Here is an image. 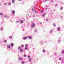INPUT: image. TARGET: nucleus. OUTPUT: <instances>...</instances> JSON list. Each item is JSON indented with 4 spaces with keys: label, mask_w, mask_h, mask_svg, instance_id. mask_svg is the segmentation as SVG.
Returning a JSON list of instances; mask_svg holds the SVG:
<instances>
[{
    "label": "nucleus",
    "mask_w": 64,
    "mask_h": 64,
    "mask_svg": "<svg viewBox=\"0 0 64 64\" xmlns=\"http://www.w3.org/2000/svg\"><path fill=\"white\" fill-rule=\"evenodd\" d=\"M4 4L5 5H7V3H4Z\"/></svg>",
    "instance_id": "33"
},
{
    "label": "nucleus",
    "mask_w": 64,
    "mask_h": 64,
    "mask_svg": "<svg viewBox=\"0 0 64 64\" xmlns=\"http://www.w3.org/2000/svg\"><path fill=\"white\" fill-rule=\"evenodd\" d=\"M58 42L59 43H60V40H58Z\"/></svg>",
    "instance_id": "27"
},
{
    "label": "nucleus",
    "mask_w": 64,
    "mask_h": 64,
    "mask_svg": "<svg viewBox=\"0 0 64 64\" xmlns=\"http://www.w3.org/2000/svg\"><path fill=\"white\" fill-rule=\"evenodd\" d=\"M10 45L11 46H14V44L12 43H11L10 44Z\"/></svg>",
    "instance_id": "8"
},
{
    "label": "nucleus",
    "mask_w": 64,
    "mask_h": 64,
    "mask_svg": "<svg viewBox=\"0 0 64 64\" xmlns=\"http://www.w3.org/2000/svg\"><path fill=\"white\" fill-rule=\"evenodd\" d=\"M33 8H34V12H35V13H38V12H35V6H34V7Z\"/></svg>",
    "instance_id": "4"
},
{
    "label": "nucleus",
    "mask_w": 64,
    "mask_h": 64,
    "mask_svg": "<svg viewBox=\"0 0 64 64\" xmlns=\"http://www.w3.org/2000/svg\"><path fill=\"white\" fill-rule=\"evenodd\" d=\"M18 21H17V22H16V23H17V22H18Z\"/></svg>",
    "instance_id": "40"
},
{
    "label": "nucleus",
    "mask_w": 64,
    "mask_h": 64,
    "mask_svg": "<svg viewBox=\"0 0 64 64\" xmlns=\"http://www.w3.org/2000/svg\"><path fill=\"white\" fill-rule=\"evenodd\" d=\"M19 1H21V0H19Z\"/></svg>",
    "instance_id": "42"
},
{
    "label": "nucleus",
    "mask_w": 64,
    "mask_h": 64,
    "mask_svg": "<svg viewBox=\"0 0 64 64\" xmlns=\"http://www.w3.org/2000/svg\"><path fill=\"white\" fill-rule=\"evenodd\" d=\"M59 60H61V58H59Z\"/></svg>",
    "instance_id": "37"
},
{
    "label": "nucleus",
    "mask_w": 64,
    "mask_h": 64,
    "mask_svg": "<svg viewBox=\"0 0 64 64\" xmlns=\"http://www.w3.org/2000/svg\"><path fill=\"white\" fill-rule=\"evenodd\" d=\"M32 10L33 11H34V10H33V9H32Z\"/></svg>",
    "instance_id": "41"
},
{
    "label": "nucleus",
    "mask_w": 64,
    "mask_h": 64,
    "mask_svg": "<svg viewBox=\"0 0 64 64\" xmlns=\"http://www.w3.org/2000/svg\"><path fill=\"white\" fill-rule=\"evenodd\" d=\"M21 49V47L20 46H19L18 48V49Z\"/></svg>",
    "instance_id": "13"
},
{
    "label": "nucleus",
    "mask_w": 64,
    "mask_h": 64,
    "mask_svg": "<svg viewBox=\"0 0 64 64\" xmlns=\"http://www.w3.org/2000/svg\"><path fill=\"white\" fill-rule=\"evenodd\" d=\"M33 17H35V15H34L33 16Z\"/></svg>",
    "instance_id": "25"
},
{
    "label": "nucleus",
    "mask_w": 64,
    "mask_h": 64,
    "mask_svg": "<svg viewBox=\"0 0 64 64\" xmlns=\"http://www.w3.org/2000/svg\"><path fill=\"white\" fill-rule=\"evenodd\" d=\"M30 61H31V58L29 59V61L30 62Z\"/></svg>",
    "instance_id": "20"
},
{
    "label": "nucleus",
    "mask_w": 64,
    "mask_h": 64,
    "mask_svg": "<svg viewBox=\"0 0 64 64\" xmlns=\"http://www.w3.org/2000/svg\"><path fill=\"white\" fill-rule=\"evenodd\" d=\"M48 8V6H47L46 7V8H45V10H47V8Z\"/></svg>",
    "instance_id": "15"
},
{
    "label": "nucleus",
    "mask_w": 64,
    "mask_h": 64,
    "mask_svg": "<svg viewBox=\"0 0 64 64\" xmlns=\"http://www.w3.org/2000/svg\"><path fill=\"white\" fill-rule=\"evenodd\" d=\"M25 63V62L24 61H22V64H24Z\"/></svg>",
    "instance_id": "12"
},
{
    "label": "nucleus",
    "mask_w": 64,
    "mask_h": 64,
    "mask_svg": "<svg viewBox=\"0 0 64 64\" xmlns=\"http://www.w3.org/2000/svg\"><path fill=\"white\" fill-rule=\"evenodd\" d=\"M3 14L2 13H0V15H2Z\"/></svg>",
    "instance_id": "36"
},
{
    "label": "nucleus",
    "mask_w": 64,
    "mask_h": 64,
    "mask_svg": "<svg viewBox=\"0 0 64 64\" xmlns=\"http://www.w3.org/2000/svg\"><path fill=\"white\" fill-rule=\"evenodd\" d=\"M12 38V36H10L9 37V38Z\"/></svg>",
    "instance_id": "21"
},
{
    "label": "nucleus",
    "mask_w": 64,
    "mask_h": 64,
    "mask_svg": "<svg viewBox=\"0 0 64 64\" xmlns=\"http://www.w3.org/2000/svg\"><path fill=\"white\" fill-rule=\"evenodd\" d=\"M24 46V45H22L21 46L22 47H23Z\"/></svg>",
    "instance_id": "26"
},
{
    "label": "nucleus",
    "mask_w": 64,
    "mask_h": 64,
    "mask_svg": "<svg viewBox=\"0 0 64 64\" xmlns=\"http://www.w3.org/2000/svg\"><path fill=\"white\" fill-rule=\"evenodd\" d=\"M6 41H7L6 40H4V43L6 42Z\"/></svg>",
    "instance_id": "19"
},
{
    "label": "nucleus",
    "mask_w": 64,
    "mask_h": 64,
    "mask_svg": "<svg viewBox=\"0 0 64 64\" xmlns=\"http://www.w3.org/2000/svg\"><path fill=\"white\" fill-rule=\"evenodd\" d=\"M51 2H53V0H51Z\"/></svg>",
    "instance_id": "35"
},
{
    "label": "nucleus",
    "mask_w": 64,
    "mask_h": 64,
    "mask_svg": "<svg viewBox=\"0 0 64 64\" xmlns=\"http://www.w3.org/2000/svg\"><path fill=\"white\" fill-rule=\"evenodd\" d=\"M53 26H55V24H53Z\"/></svg>",
    "instance_id": "32"
},
{
    "label": "nucleus",
    "mask_w": 64,
    "mask_h": 64,
    "mask_svg": "<svg viewBox=\"0 0 64 64\" xmlns=\"http://www.w3.org/2000/svg\"><path fill=\"white\" fill-rule=\"evenodd\" d=\"M28 58H30V56H28Z\"/></svg>",
    "instance_id": "29"
},
{
    "label": "nucleus",
    "mask_w": 64,
    "mask_h": 64,
    "mask_svg": "<svg viewBox=\"0 0 64 64\" xmlns=\"http://www.w3.org/2000/svg\"><path fill=\"white\" fill-rule=\"evenodd\" d=\"M23 22V20H21L20 21V22L21 23H22Z\"/></svg>",
    "instance_id": "10"
},
{
    "label": "nucleus",
    "mask_w": 64,
    "mask_h": 64,
    "mask_svg": "<svg viewBox=\"0 0 64 64\" xmlns=\"http://www.w3.org/2000/svg\"><path fill=\"white\" fill-rule=\"evenodd\" d=\"M24 57H26V55H25V54H24Z\"/></svg>",
    "instance_id": "24"
},
{
    "label": "nucleus",
    "mask_w": 64,
    "mask_h": 64,
    "mask_svg": "<svg viewBox=\"0 0 64 64\" xmlns=\"http://www.w3.org/2000/svg\"><path fill=\"white\" fill-rule=\"evenodd\" d=\"M43 12V10H41L40 12H41V13H42V12Z\"/></svg>",
    "instance_id": "22"
},
{
    "label": "nucleus",
    "mask_w": 64,
    "mask_h": 64,
    "mask_svg": "<svg viewBox=\"0 0 64 64\" xmlns=\"http://www.w3.org/2000/svg\"><path fill=\"white\" fill-rule=\"evenodd\" d=\"M48 21V19H46V21Z\"/></svg>",
    "instance_id": "39"
},
{
    "label": "nucleus",
    "mask_w": 64,
    "mask_h": 64,
    "mask_svg": "<svg viewBox=\"0 0 64 64\" xmlns=\"http://www.w3.org/2000/svg\"><path fill=\"white\" fill-rule=\"evenodd\" d=\"M12 13L13 14H14V13L15 12V10H12Z\"/></svg>",
    "instance_id": "6"
},
{
    "label": "nucleus",
    "mask_w": 64,
    "mask_h": 64,
    "mask_svg": "<svg viewBox=\"0 0 64 64\" xmlns=\"http://www.w3.org/2000/svg\"><path fill=\"white\" fill-rule=\"evenodd\" d=\"M45 51V50H42V52H44Z\"/></svg>",
    "instance_id": "23"
},
{
    "label": "nucleus",
    "mask_w": 64,
    "mask_h": 64,
    "mask_svg": "<svg viewBox=\"0 0 64 64\" xmlns=\"http://www.w3.org/2000/svg\"><path fill=\"white\" fill-rule=\"evenodd\" d=\"M25 46L26 47H28V44H26L25 45Z\"/></svg>",
    "instance_id": "18"
},
{
    "label": "nucleus",
    "mask_w": 64,
    "mask_h": 64,
    "mask_svg": "<svg viewBox=\"0 0 64 64\" xmlns=\"http://www.w3.org/2000/svg\"><path fill=\"white\" fill-rule=\"evenodd\" d=\"M32 27H35V25L34 23H33L32 24Z\"/></svg>",
    "instance_id": "1"
},
{
    "label": "nucleus",
    "mask_w": 64,
    "mask_h": 64,
    "mask_svg": "<svg viewBox=\"0 0 64 64\" xmlns=\"http://www.w3.org/2000/svg\"><path fill=\"white\" fill-rule=\"evenodd\" d=\"M62 9H63V8H61L60 9L61 10H62Z\"/></svg>",
    "instance_id": "38"
},
{
    "label": "nucleus",
    "mask_w": 64,
    "mask_h": 64,
    "mask_svg": "<svg viewBox=\"0 0 64 64\" xmlns=\"http://www.w3.org/2000/svg\"><path fill=\"white\" fill-rule=\"evenodd\" d=\"M51 31H52V30H51Z\"/></svg>",
    "instance_id": "43"
},
{
    "label": "nucleus",
    "mask_w": 64,
    "mask_h": 64,
    "mask_svg": "<svg viewBox=\"0 0 64 64\" xmlns=\"http://www.w3.org/2000/svg\"><path fill=\"white\" fill-rule=\"evenodd\" d=\"M11 4V3H10V2H9L8 3V4L9 5H10Z\"/></svg>",
    "instance_id": "30"
},
{
    "label": "nucleus",
    "mask_w": 64,
    "mask_h": 64,
    "mask_svg": "<svg viewBox=\"0 0 64 64\" xmlns=\"http://www.w3.org/2000/svg\"><path fill=\"white\" fill-rule=\"evenodd\" d=\"M12 3H14V2H15V0H12Z\"/></svg>",
    "instance_id": "7"
},
{
    "label": "nucleus",
    "mask_w": 64,
    "mask_h": 64,
    "mask_svg": "<svg viewBox=\"0 0 64 64\" xmlns=\"http://www.w3.org/2000/svg\"><path fill=\"white\" fill-rule=\"evenodd\" d=\"M23 38V40H25L27 39V37L26 36H25V37L23 38Z\"/></svg>",
    "instance_id": "2"
},
{
    "label": "nucleus",
    "mask_w": 64,
    "mask_h": 64,
    "mask_svg": "<svg viewBox=\"0 0 64 64\" xmlns=\"http://www.w3.org/2000/svg\"><path fill=\"white\" fill-rule=\"evenodd\" d=\"M25 49H27V48L25 47L24 48Z\"/></svg>",
    "instance_id": "28"
},
{
    "label": "nucleus",
    "mask_w": 64,
    "mask_h": 64,
    "mask_svg": "<svg viewBox=\"0 0 64 64\" xmlns=\"http://www.w3.org/2000/svg\"><path fill=\"white\" fill-rule=\"evenodd\" d=\"M27 38H29V39H32V37L31 36H27Z\"/></svg>",
    "instance_id": "3"
},
{
    "label": "nucleus",
    "mask_w": 64,
    "mask_h": 64,
    "mask_svg": "<svg viewBox=\"0 0 64 64\" xmlns=\"http://www.w3.org/2000/svg\"><path fill=\"white\" fill-rule=\"evenodd\" d=\"M62 53H64V50H62Z\"/></svg>",
    "instance_id": "17"
},
{
    "label": "nucleus",
    "mask_w": 64,
    "mask_h": 64,
    "mask_svg": "<svg viewBox=\"0 0 64 64\" xmlns=\"http://www.w3.org/2000/svg\"><path fill=\"white\" fill-rule=\"evenodd\" d=\"M23 51V49H21L20 50V52H22Z\"/></svg>",
    "instance_id": "11"
},
{
    "label": "nucleus",
    "mask_w": 64,
    "mask_h": 64,
    "mask_svg": "<svg viewBox=\"0 0 64 64\" xmlns=\"http://www.w3.org/2000/svg\"><path fill=\"white\" fill-rule=\"evenodd\" d=\"M58 31H60V28L59 27H58Z\"/></svg>",
    "instance_id": "9"
},
{
    "label": "nucleus",
    "mask_w": 64,
    "mask_h": 64,
    "mask_svg": "<svg viewBox=\"0 0 64 64\" xmlns=\"http://www.w3.org/2000/svg\"><path fill=\"white\" fill-rule=\"evenodd\" d=\"M7 47L9 48V49L10 48V46L9 45H7Z\"/></svg>",
    "instance_id": "5"
},
{
    "label": "nucleus",
    "mask_w": 64,
    "mask_h": 64,
    "mask_svg": "<svg viewBox=\"0 0 64 64\" xmlns=\"http://www.w3.org/2000/svg\"><path fill=\"white\" fill-rule=\"evenodd\" d=\"M6 16H4V18H5V17H6Z\"/></svg>",
    "instance_id": "31"
},
{
    "label": "nucleus",
    "mask_w": 64,
    "mask_h": 64,
    "mask_svg": "<svg viewBox=\"0 0 64 64\" xmlns=\"http://www.w3.org/2000/svg\"><path fill=\"white\" fill-rule=\"evenodd\" d=\"M45 14H43L42 15V17H43V16H45Z\"/></svg>",
    "instance_id": "14"
},
{
    "label": "nucleus",
    "mask_w": 64,
    "mask_h": 64,
    "mask_svg": "<svg viewBox=\"0 0 64 64\" xmlns=\"http://www.w3.org/2000/svg\"><path fill=\"white\" fill-rule=\"evenodd\" d=\"M40 24H42V22H40Z\"/></svg>",
    "instance_id": "34"
},
{
    "label": "nucleus",
    "mask_w": 64,
    "mask_h": 64,
    "mask_svg": "<svg viewBox=\"0 0 64 64\" xmlns=\"http://www.w3.org/2000/svg\"><path fill=\"white\" fill-rule=\"evenodd\" d=\"M20 60H22V58H21V57H20Z\"/></svg>",
    "instance_id": "16"
}]
</instances>
